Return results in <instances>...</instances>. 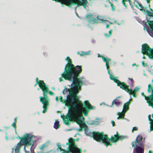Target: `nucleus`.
Here are the masks:
<instances>
[{
    "label": "nucleus",
    "instance_id": "3",
    "mask_svg": "<svg viewBox=\"0 0 153 153\" xmlns=\"http://www.w3.org/2000/svg\"><path fill=\"white\" fill-rule=\"evenodd\" d=\"M82 117V111L76 106H75L69 111L65 116H63L62 117L63 119L64 123L67 125L70 124L71 121H76L79 125L80 124L82 121L81 117Z\"/></svg>",
    "mask_w": 153,
    "mask_h": 153
},
{
    "label": "nucleus",
    "instance_id": "39",
    "mask_svg": "<svg viewBox=\"0 0 153 153\" xmlns=\"http://www.w3.org/2000/svg\"><path fill=\"white\" fill-rule=\"evenodd\" d=\"M27 147L25 146L24 149L25 152V153H30V152L29 151H28L26 149V148Z\"/></svg>",
    "mask_w": 153,
    "mask_h": 153
},
{
    "label": "nucleus",
    "instance_id": "12",
    "mask_svg": "<svg viewBox=\"0 0 153 153\" xmlns=\"http://www.w3.org/2000/svg\"><path fill=\"white\" fill-rule=\"evenodd\" d=\"M142 95L145 98V99L146 100L147 102L148 103L149 105L150 106H151L152 108H153V102H151L150 103H149V102H147V100L146 99V97H146L143 93H142ZM151 116L150 115H149L148 116V119L150 121V129L149 131V132H150L151 131H153V114H152V117L153 119H152L151 118Z\"/></svg>",
    "mask_w": 153,
    "mask_h": 153
},
{
    "label": "nucleus",
    "instance_id": "57",
    "mask_svg": "<svg viewBox=\"0 0 153 153\" xmlns=\"http://www.w3.org/2000/svg\"><path fill=\"white\" fill-rule=\"evenodd\" d=\"M90 1L91 0H89Z\"/></svg>",
    "mask_w": 153,
    "mask_h": 153
},
{
    "label": "nucleus",
    "instance_id": "45",
    "mask_svg": "<svg viewBox=\"0 0 153 153\" xmlns=\"http://www.w3.org/2000/svg\"><path fill=\"white\" fill-rule=\"evenodd\" d=\"M109 27V25H108V24H107V25H106V27L107 28H108Z\"/></svg>",
    "mask_w": 153,
    "mask_h": 153
},
{
    "label": "nucleus",
    "instance_id": "49",
    "mask_svg": "<svg viewBox=\"0 0 153 153\" xmlns=\"http://www.w3.org/2000/svg\"><path fill=\"white\" fill-rule=\"evenodd\" d=\"M108 61H110L111 60V59L109 58H108Z\"/></svg>",
    "mask_w": 153,
    "mask_h": 153
},
{
    "label": "nucleus",
    "instance_id": "27",
    "mask_svg": "<svg viewBox=\"0 0 153 153\" xmlns=\"http://www.w3.org/2000/svg\"><path fill=\"white\" fill-rule=\"evenodd\" d=\"M147 22L150 27L153 30V21H151L148 20Z\"/></svg>",
    "mask_w": 153,
    "mask_h": 153
},
{
    "label": "nucleus",
    "instance_id": "16",
    "mask_svg": "<svg viewBox=\"0 0 153 153\" xmlns=\"http://www.w3.org/2000/svg\"><path fill=\"white\" fill-rule=\"evenodd\" d=\"M117 86H120V88L125 90L128 93L129 91H132L131 89L128 88L129 86L126 85V83L124 82H120L119 85Z\"/></svg>",
    "mask_w": 153,
    "mask_h": 153
},
{
    "label": "nucleus",
    "instance_id": "23",
    "mask_svg": "<svg viewBox=\"0 0 153 153\" xmlns=\"http://www.w3.org/2000/svg\"><path fill=\"white\" fill-rule=\"evenodd\" d=\"M90 53V51H89L87 52H84V51H82V54H81L79 52H77V53H78V54L80 55V56H84V55H89V53Z\"/></svg>",
    "mask_w": 153,
    "mask_h": 153
},
{
    "label": "nucleus",
    "instance_id": "8",
    "mask_svg": "<svg viewBox=\"0 0 153 153\" xmlns=\"http://www.w3.org/2000/svg\"><path fill=\"white\" fill-rule=\"evenodd\" d=\"M72 97L71 94L68 95L67 96L66 99L65 100H63L62 96L59 97V100L62 103H65L66 106L68 108V111H69L72 108L75 106L76 105H74L76 101L72 99Z\"/></svg>",
    "mask_w": 153,
    "mask_h": 153
},
{
    "label": "nucleus",
    "instance_id": "56",
    "mask_svg": "<svg viewBox=\"0 0 153 153\" xmlns=\"http://www.w3.org/2000/svg\"><path fill=\"white\" fill-rule=\"evenodd\" d=\"M85 150H84V152H85Z\"/></svg>",
    "mask_w": 153,
    "mask_h": 153
},
{
    "label": "nucleus",
    "instance_id": "13",
    "mask_svg": "<svg viewBox=\"0 0 153 153\" xmlns=\"http://www.w3.org/2000/svg\"><path fill=\"white\" fill-rule=\"evenodd\" d=\"M93 15L92 14L87 15L86 18L88 19V22L89 23L92 22V23H102L104 20L100 19H97L93 18Z\"/></svg>",
    "mask_w": 153,
    "mask_h": 153
},
{
    "label": "nucleus",
    "instance_id": "11",
    "mask_svg": "<svg viewBox=\"0 0 153 153\" xmlns=\"http://www.w3.org/2000/svg\"><path fill=\"white\" fill-rule=\"evenodd\" d=\"M56 2H60L68 7H70L73 4H75V3H78L79 0H53Z\"/></svg>",
    "mask_w": 153,
    "mask_h": 153
},
{
    "label": "nucleus",
    "instance_id": "6",
    "mask_svg": "<svg viewBox=\"0 0 153 153\" xmlns=\"http://www.w3.org/2000/svg\"><path fill=\"white\" fill-rule=\"evenodd\" d=\"M143 138L141 135H138L134 141L131 143L132 147H135L134 149L133 152L135 153H144V144L142 141Z\"/></svg>",
    "mask_w": 153,
    "mask_h": 153
},
{
    "label": "nucleus",
    "instance_id": "36",
    "mask_svg": "<svg viewBox=\"0 0 153 153\" xmlns=\"http://www.w3.org/2000/svg\"><path fill=\"white\" fill-rule=\"evenodd\" d=\"M112 30H111L109 32V35H108L107 34H106V33H105L104 34L105 36H107L108 37H109L111 34V32H112Z\"/></svg>",
    "mask_w": 153,
    "mask_h": 153
},
{
    "label": "nucleus",
    "instance_id": "37",
    "mask_svg": "<svg viewBox=\"0 0 153 153\" xmlns=\"http://www.w3.org/2000/svg\"><path fill=\"white\" fill-rule=\"evenodd\" d=\"M108 74L110 75V78L111 80H113V79L115 78L114 75H112L110 73Z\"/></svg>",
    "mask_w": 153,
    "mask_h": 153
},
{
    "label": "nucleus",
    "instance_id": "33",
    "mask_svg": "<svg viewBox=\"0 0 153 153\" xmlns=\"http://www.w3.org/2000/svg\"><path fill=\"white\" fill-rule=\"evenodd\" d=\"M112 80H113L115 82L117 83V85H119V83L120 82V80L117 79L116 78H115L113 79Z\"/></svg>",
    "mask_w": 153,
    "mask_h": 153
},
{
    "label": "nucleus",
    "instance_id": "38",
    "mask_svg": "<svg viewBox=\"0 0 153 153\" xmlns=\"http://www.w3.org/2000/svg\"><path fill=\"white\" fill-rule=\"evenodd\" d=\"M142 65L144 67H146L147 66V64L146 63H145L144 61H143L142 62Z\"/></svg>",
    "mask_w": 153,
    "mask_h": 153
},
{
    "label": "nucleus",
    "instance_id": "28",
    "mask_svg": "<svg viewBox=\"0 0 153 153\" xmlns=\"http://www.w3.org/2000/svg\"><path fill=\"white\" fill-rule=\"evenodd\" d=\"M139 5L140 8V10L143 12L144 11H145V10H146V7H144L141 4H139Z\"/></svg>",
    "mask_w": 153,
    "mask_h": 153
},
{
    "label": "nucleus",
    "instance_id": "32",
    "mask_svg": "<svg viewBox=\"0 0 153 153\" xmlns=\"http://www.w3.org/2000/svg\"><path fill=\"white\" fill-rule=\"evenodd\" d=\"M102 59L103 60L104 62H105L106 63H109L108 60V59L106 58L103 56H102Z\"/></svg>",
    "mask_w": 153,
    "mask_h": 153
},
{
    "label": "nucleus",
    "instance_id": "53",
    "mask_svg": "<svg viewBox=\"0 0 153 153\" xmlns=\"http://www.w3.org/2000/svg\"><path fill=\"white\" fill-rule=\"evenodd\" d=\"M37 84H38V83H37H37H36L35 84V86H36V85Z\"/></svg>",
    "mask_w": 153,
    "mask_h": 153
},
{
    "label": "nucleus",
    "instance_id": "20",
    "mask_svg": "<svg viewBox=\"0 0 153 153\" xmlns=\"http://www.w3.org/2000/svg\"><path fill=\"white\" fill-rule=\"evenodd\" d=\"M130 104V101L128 102L125 103L123 106V111L125 113L129 109V106Z\"/></svg>",
    "mask_w": 153,
    "mask_h": 153
},
{
    "label": "nucleus",
    "instance_id": "30",
    "mask_svg": "<svg viewBox=\"0 0 153 153\" xmlns=\"http://www.w3.org/2000/svg\"><path fill=\"white\" fill-rule=\"evenodd\" d=\"M129 1L130 3H131V0H122V3L124 5V6H125L126 7L127 5H126V4L125 3V1Z\"/></svg>",
    "mask_w": 153,
    "mask_h": 153
},
{
    "label": "nucleus",
    "instance_id": "2",
    "mask_svg": "<svg viewBox=\"0 0 153 153\" xmlns=\"http://www.w3.org/2000/svg\"><path fill=\"white\" fill-rule=\"evenodd\" d=\"M92 137L93 139L97 142L102 141L106 147L108 146H111L112 143H111L110 141L113 143L117 142L118 140H121L124 139L125 137L120 136L117 132V134L111 136V138L108 137L107 134L104 135L103 132H102L100 133L98 132H93Z\"/></svg>",
    "mask_w": 153,
    "mask_h": 153
},
{
    "label": "nucleus",
    "instance_id": "19",
    "mask_svg": "<svg viewBox=\"0 0 153 153\" xmlns=\"http://www.w3.org/2000/svg\"><path fill=\"white\" fill-rule=\"evenodd\" d=\"M82 2L79 0L78 3H75V4H77L78 6H83L85 7V5L88 3L87 0H82Z\"/></svg>",
    "mask_w": 153,
    "mask_h": 153
},
{
    "label": "nucleus",
    "instance_id": "44",
    "mask_svg": "<svg viewBox=\"0 0 153 153\" xmlns=\"http://www.w3.org/2000/svg\"><path fill=\"white\" fill-rule=\"evenodd\" d=\"M56 100L57 101H58V97H56Z\"/></svg>",
    "mask_w": 153,
    "mask_h": 153
},
{
    "label": "nucleus",
    "instance_id": "48",
    "mask_svg": "<svg viewBox=\"0 0 153 153\" xmlns=\"http://www.w3.org/2000/svg\"><path fill=\"white\" fill-rule=\"evenodd\" d=\"M143 59H146V57L145 56H143Z\"/></svg>",
    "mask_w": 153,
    "mask_h": 153
},
{
    "label": "nucleus",
    "instance_id": "52",
    "mask_svg": "<svg viewBox=\"0 0 153 153\" xmlns=\"http://www.w3.org/2000/svg\"><path fill=\"white\" fill-rule=\"evenodd\" d=\"M150 10L152 11V13H153V10H152L151 8H150Z\"/></svg>",
    "mask_w": 153,
    "mask_h": 153
},
{
    "label": "nucleus",
    "instance_id": "14",
    "mask_svg": "<svg viewBox=\"0 0 153 153\" xmlns=\"http://www.w3.org/2000/svg\"><path fill=\"white\" fill-rule=\"evenodd\" d=\"M148 92L149 93L152 92V94L146 97V99L147 100V102H149V103H150L151 102H153V87H152L151 84L148 85Z\"/></svg>",
    "mask_w": 153,
    "mask_h": 153
},
{
    "label": "nucleus",
    "instance_id": "15",
    "mask_svg": "<svg viewBox=\"0 0 153 153\" xmlns=\"http://www.w3.org/2000/svg\"><path fill=\"white\" fill-rule=\"evenodd\" d=\"M36 82H37L40 88L42 90H44L45 91L46 90L47 88L45 87L46 84L43 81L41 80L39 81L38 78H36Z\"/></svg>",
    "mask_w": 153,
    "mask_h": 153
},
{
    "label": "nucleus",
    "instance_id": "21",
    "mask_svg": "<svg viewBox=\"0 0 153 153\" xmlns=\"http://www.w3.org/2000/svg\"><path fill=\"white\" fill-rule=\"evenodd\" d=\"M121 104V102L120 101H118L117 99H115L112 102L111 106H112L114 104L117 107H118Z\"/></svg>",
    "mask_w": 153,
    "mask_h": 153
},
{
    "label": "nucleus",
    "instance_id": "7",
    "mask_svg": "<svg viewBox=\"0 0 153 153\" xmlns=\"http://www.w3.org/2000/svg\"><path fill=\"white\" fill-rule=\"evenodd\" d=\"M45 87L47 88L46 91H45L44 90H42L43 91V95L44 97H40V102L43 104V110L42 112L43 113H45L46 112L48 106L49 105L48 101L49 100L47 94L48 93L51 95H53L54 94L51 91H49V89L46 85H45Z\"/></svg>",
    "mask_w": 153,
    "mask_h": 153
},
{
    "label": "nucleus",
    "instance_id": "55",
    "mask_svg": "<svg viewBox=\"0 0 153 153\" xmlns=\"http://www.w3.org/2000/svg\"><path fill=\"white\" fill-rule=\"evenodd\" d=\"M112 24V23H110V24Z\"/></svg>",
    "mask_w": 153,
    "mask_h": 153
},
{
    "label": "nucleus",
    "instance_id": "10",
    "mask_svg": "<svg viewBox=\"0 0 153 153\" xmlns=\"http://www.w3.org/2000/svg\"><path fill=\"white\" fill-rule=\"evenodd\" d=\"M74 105H76L75 106H76L78 108L80 109L82 111V115L83 113L85 116H86L87 115L88 113L89 112L88 110L89 109L86 108H84L83 104L79 100V99H78V100L76 101Z\"/></svg>",
    "mask_w": 153,
    "mask_h": 153
},
{
    "label": "nucleus",
    "instance_id": "54",
    "mask_svg": "<svg viewBox=\"0 0 153 153\" xmlns=\"http://www.w3.org/2000/svg\"><path fill=\"white\" fill-rule=\"evenodd\" d=\"M117 24L118 25H120V24H119V23H117Z\"/></svg>",
    "mask_w": 153,
    "mask_h": 153
},
{
    "label": "nucleus",
    "instance_id": "47",
    "mask_svg": "<svg viewBox=\"0 0 153 153\" xmlns=\"http://www.w3.org/2000/svg\"><path fill=\"white\" fill-rule=\"evenodd\" d=\"M149 153H152V151L151 150H150L149 151Z\"/></svg>",
    "mask_w": 153,
    "mask_h": 153
},
{
    "label": "nucleus",
    "instance_id": "24",
    "mask_svg": "<svg viewBox=\"0 0 153 153\" xmlns=\"http://www.w3.org/2000/svg\"><path fill=\"white\" fill-rule=\"evenodd\" d=\"M125 113H119L118 115L119 117H117V119L119 120L120 119H124Z\"/></svg>",
    "mask_w": 153,
    "mask_h": 153
},
{
    "label": "nucleus",
    "instance_id": "25",
    "mask_svg": "<svg viewBox=\"0 0 153 153\" xmlns=\"http://www.w3.org/2000/svg\"><path fill=\"white\" fill-rule=\"evenodd\" d=\"M48 146V143H45L42 144L40 147V149L41 151L43 150L45 148H47Z\"/></svg>",
    "mask_w": 153,
    "mask_h": 153
},
{
    "label": "nucleus",
    "instance_id": "31",
    "mask_svg": "<svg viewBox=\"0 0 153 153\" xmlns=\"http://www.w3.org/2000/svg\"><path fill=\"white\" fill-rule=\"evenodd\" d=\"M106 66L107 70H108V74H110V66L109 65V63H106L105 65Z\"/></svg>",
    "mask_w": 153,
    "mask_h": 153
},
{
    "label": "nucleus",
    "instance_id": "40",
    "mask_svg": "<svg viewBox=\"0 0 153 153\" xmlns=\"http://www.w3.org/2000/svg\"><path fill=\"white\" fill-rule=\"evenodd\" d=\"M88 129H87L86 128H85V132L86 133V134L88 135H90V134L91 133H90L89 134H88L87 132V131L88 130Z\"/></svg>",
    "mask_w": 153,
    "mask_h": 153
},
{
    "label": "nucleus",
    "instance_id": "22",
    "mask_svg": "<svg viewBox=\"0 0 153 153\" xmlns=\"http://www.w3.org/2000/svg\"><path fill=\"white\" fill-rule=\"evenodd\" d=\"M60 126V125L59 124V122L58 120L56 121L54 123V128L57 129L59 128Z\"/></svg>",
    "mask_w": 153,
    "mask_h": 153
},
{
    "label": "nucleus",
    "instance_id": "1",
    "mask_svg": "<svg viewBox=\"0 0 153 153\" xmlns=\"http://www.w3.org/2000/svg\"><path fill=\"white\" fill-rule=\"evenodd\" d=\"M65 60L68 61V63L65 65L64 71L61 74L62 77L65 80L70 81H71L72 78L73 80L71 89H68L65 87L62 93L65 94V92H69L68 95L71 94L72 97V100L76 101L79 99L77 96L79 90L84 84L81 78H78L82 71V66H75L72 64L71 59L68 56L67 57Z\"/></svg>",
    "mask_w": 153,
    "mask_h": 153
},
{
    "label": "nucleus",
    "instance_id": "42",
    "mask_svg": "<svg viewBox=\"0 0 153 153\" xmlns=\"http://www.w3.org/2000/svg\"><path fill=\"white\" fill-rule=\"evenodd\" d=\"M137 130V128L136 127H134L133 128L132 131H136Z\"/></svg>",
    "mask_w": 153,
    "mask_h": 153
},
{
    "label": "nucleus",
    "instance_id": "9",
    "mask_svg": "<svg viewBox=\"0 0 153 153\" xmlns=\"http://www.w3.org/2000/svg\"><path fill=\"white\" fill-rule=\"evenodd\" d=\"M141 53L144 55H148L150 59H153V49L150 48L147 44L142 45Z\"/></svg>",
    "mask_w": 153,
    "mask_h": 153
},
{
    "label": "nucleus",
    "instance_id": "41",
    "mask_svg": "<svg viewBox=\"0 0 153 153\" xmlns=\"http://www.w3.org/2000/svg\"><path fill=\"white\" fill-rule=\"evenodd\" d=\"M111 124H112V126H115V122L113 120L111 121Z\"/></svg>",
    "mask_w": 153,
    "mask_h": 153
},
{
    "label": "nucleus",
    "instance_id": "18",
    "mask_svg": "<svg viewBox=\"0 0 153 153\" xmlns=\"http://www.w3.org/2000/svg\"><path fill=\"white\" fill-rule=\"evenodd\" d=\"M139 88L138 87H136L134 88L133 91L131 90L132 91H129L128 93L130 95H132L134 97H137V95L136 94V93L137 92H138L139 91Z\"/></svg>",
    "mask_w": 153,
    "mask_h": 153
},
{
    "label": "nucleus",
    "instance_id": "46",
    "mask_svg": "<svg viewBox=\"0 0 153 153\" xmlns=\"http://www.w3.org/2000/svg\"><path fill=\"white\" fill-rule=\"evenodd\" d=\"M98 57H102V56L101 55L98 54Z\"/></svg>",
    "mask_w": 153,
    "mask_h": 153
},
{
    "label": "nucleus",
    "instance_id": "35",
    "mask_svg": "<svg viewBox=\"0 0 153 153\" xmlns=\"http://www.w3.org/2000/svg\"><path fill=\"white\" fill-rule=\"evenodd\" d=\"M128 79L130 80L131 82V85L132 86H134V81L133 80V79L131 78H129Z\"/></svg>",
    "mask_w": 153,
    "mask_h": 153
},
{
    "label": "nucleus",
    "instance_id": "29",
    "mask_svg": "<svg viewBox=\"0 0 153 153\" xmlns=\"http://www.w3.org/2000/svg\"><path fill=\"white\" fill-rule=\"evenodd\" d=\"M17 119V117H16L15 118L14 122L12 125V126L15 129L16 128V123L17 122V121H16Z\"/></svg>",
    "mask_w": 153,
    "mask_h": 153
},
{
    "label": "nucleus",
    "instance_id": "51",
    "mask_svg": "<svg viewBox=\"0 0 153 153\" xmlns=\"http://www.w3.org/2000/svg\"><path fill=\"white\" fill-rule=\"evenodd\" d=\"M120 98V97H117L116 99H117H117L118 98Z\"/></svg>",
    "mask_w": 153,
    "mask_h": 153
},
{
    "label": "nucleus",
    "instance_id": "26",
    "mask_svg": "<svg viewBox=\"0 0 153 153\" xmlns=\"http://www.w3.org/2000/svg\"><path fill=\"white\" fill-rule=\"evenodd\" d=\"M143 12H146L148 16L153 17V15H152V12H150L148 10H147L146 8V10Z\"/></svg>",
    "mask_w": 153,
    "mask_h": 153
},
{
    "label": "nucleus",
    "instance_id": "17",
    "mask_svg": "<svg viewBox=\"0 0 153 153\" xmlns=\"http://www.w3.org/2000/svg\"><path fill=\"white\" fill-rule=\"evenodd\" d=\"M85 104L84 108H86L89 110L94 109V107L91 105L88 101H85L84 102Z\"/></svg>",
    "mask_w": 153,
    "mask_h": 153
},
{
    "label": "nucleus",
    "instance_id": "4",
    "mask_svg": "<svg viewBox=\"0 0 153 153\" xmlns=\"http://www.w3.org/2000/svg\"><path fill=\"white\" fill-rule=\"evenodd\" d=\"M33 135L30 134H25L23 137L20 138L21 140L12 149L13 151L14 150H15L14 153H20V149L23 145L22 142L24 144L25 147H28V146H30L31 147L30 148V149H31L35 141V140L33 139Z\"/></svg>",
    "mask_w": 153,
    "mask_h": 153
},
{
    "label": "nucleus",
    "instance_id": "5",
    "mask_svg": "<svg viewBox=\"0 0 153 153\" xmlns=\"http://www.w3.org/2000/svg\"><path fill=\"white\" fill-rule=\"evenodd\" d=\"M75 139L72 138L69 139L68 142L66 143V145H68L67 150L62 149L60 145L57 144V149L62 152V153H82V150L81 148H78L75 144Z\"/></svg>",
    "mask_w": 153,
    "mask_h": 153
},
{
    "label": "nucleus",
    "instance_id": "43",
    "mask_svg": "<svg viewBox=\"0 0 153 153\" xmlns=\"http://www.w3.org/2000/svg\"><path fill=\"white\" fill-rule=\"evenodd\" d=\"M149 33L150 35H153V33L152 31H150Z\"/></svg>",
    "mask_w": 153,
    "mask_h": 153
},
{
    "label": "nucleus",
    "instance_id": "50",
    "mask_svg": "<svg viewBox=\"0 0 153 153\" xmlns=\"http://www.w3.org/2000/svg\"><path fill=\"white\" fill-rule=\"evenodd\" d=\"M59 81L60 82H61V81H62V80L60 78L59 79Z\"/></svg>",
    "mask_w": 153,
    "mask_h": 153
},
{
    "label": "nucleus",
    "instance_id": "34",
    "mask_svg": "<svg viewBox=\"0 0 153 153\" xmlns=\"http://www.w3.org/2000/svg\"><path fill=\"white\" fill-rule=\"evenodd\" d=\"M109 3L111 4V7L112 10L113 11H114L115 10V7L113 5L112 3L110 1H109Z\"/></svg>",
    "mask_w": 153,
    "mask_h": 153
}]
</instances>
